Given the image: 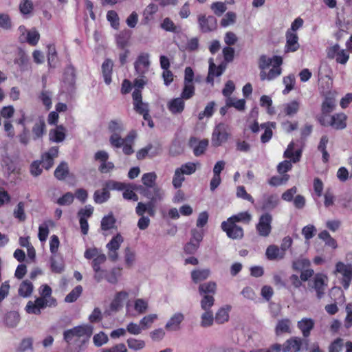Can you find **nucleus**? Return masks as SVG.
<instances>
[{
  "mask_svg": "<svg viewBox=\"0 0 352 352\" xmlns=\"http://www.w3.org/2000/svg\"><path fill=\"white\" fill-rule=\"evenodd\" d=\"M14 216L21 221H24L26 219V215L24 212V203L19 202L14 211Z\"/></svg>",
  "mask_w": 352,
  "mask_h": 352,
  "instance_id": "nucleus-64",
  "label": "nucleus"
},
{
  "mask_svg": "<svg viewBox=\"0 0 352 352\" xmlns=\"http://www.w3.org/2000/svg\"><path fill=\"white\" fill-rule=\"evenodd\" d=\"M217 290V285L214 282H208L200 284L198 292L200 296L212 295L213 296Z\"/></svg>",
  "mask_w": 352,
  "mask_h": 352,
  "instance_id": "nucleus-28",
  "label": "nucleus"
},
{
  "mask_svg": "<svg viewBox=\"0 0 352 352\" xmlns=\"http://www.w3.org/2000/svg\"><path fill=\"white\" fill-rule=\"evenodd\" d=\"M82 292V287L81 285H78L74 287L65 297V301L67 302H75Z\"/></svg>",
  "mask_w": 352,
  "mask_h": 352,
  "instance_id": "nucleus-50",
  "label": "nucleus"
},
{
  "mask_svg": "<svg viewBox=\"0 0 352 352\" xmlns=\"http://www.w3.org/2000/svg\"><path fill=\"white\" fill-rule=\"evenodd\" d=\"M229 309L224 307L220 308L215 314L214 320L217 324H223L229 319Z\"/></svg>",
  "mask_w": 352,
  "mask_h": 352,
  "instance_id": "nucleus-49",
  "label": "nucleus"
},
{
  "mask_svg": "<svg viewBox=\"0 0 352 352\" xmlns=\"http://www.w3.org/2000/svg\"><path fill=\"white\" fill-rule=\"evenodd\" d=\"M58 155V147L52 146L42 155L41 163L44 168L49 170L54 165V160Z\"/></svg>",
  "mask_w": 352,
  "mask_h": 352,
  "instance_id": "nucleus-15",
  "label": "nucleus"
},
{
  "mask_svg": "<svg viewBox=\"0 0 352 352\" xmlns=\"http://www.w3.org/2000/svg\"><path fill=\"white\" fill-rule=\"evenodd\" d=\"M226 68V65L223 64H220L218 67L213 62L212 58H210L209 60V68H208V74L206 78V82L213 85L214 83V76H220L222 75L223 72Z\"/></svg>",
  "mask_w": 352,
  "mask_h": 352,
  "instance_id": "nucleus-17",
  "label": "nucleus"
},
{
  "mask_svg": "<svg viewBox=\"0 0 352 352\" xmlns=\"http://www.w3.org/2000/svg\"><path fill=\"white\" fill-rule=\"evenodd\" d=\"M221 228L227 236L232 239H241L243 237V228L233 222L223 221Z\"/></svg>",
  "mask_w": 352,
  "mask_h": 352,
  "instance_id": "nucleus-8",
  "label": "nucleus"
},
{
  "mask_svg": "<svg viewBox=\"0 0 352 352\" xmlns=\"http://www.w3.org/2000/svg\"><path fill=\"white\" fill-rule=\"evenodd\" d=\"M273 64H274V56L272 58L267 57L265 54L260 56L258 59V67L261 70H265L270 65L273 66Z\"/></svg>",
  "mask_w": 352,
  "mask_h": 352,
  "instance_id": "nucleus-52",
  "label": "nucleus"
},
{
  "mask_svg": "<svg viewBox=\"0 0 352 352\" xmlns=\"http://www.w3.org/2000/svg\"><path fill=\"white\" fill-rule=\"evenodd\" d=\"M116 219L112 214L104 216L101 221V228L103 230H109L115 227Z\"/></svg>",
  "mask_w": 352,
  "mask_h": 352,
  "instance_id": "nucleus-48",
  "label": "nucleus"
},
{
  "mask_svg": "<svg viewBox=\"0 0 352 352\" xmlns=\"http://www.w3.org/2000/svg\"><path fill=\"white\" fill-rule=\"evenodd\" d=\"M20 320V316L16 311L8 312L5 318V322L9 327L14 328L17 326Z\"/></svg>",
  "mask_w": 352,
  "mask_h": 352,
  "instance_id": "nucleus-41",
  "label": "nucleus"
},
{
  "mask_svg": "<svg viewBox=\"0 0 352 352\" xmlns=\"http://www.w3.org/2000/svg\"><path fill=\"white\" fill-rule=\"evenodd\" d=\"M128 294L126 292H118L111 303V309L114 311L119 310L122 307V300L126 298Z\"/></svg>",
  "mask_w": 352,
  "mask_h": 352,
  "instance_id": "nucleus-37",
  "label": "nucleus"
},
{
  "mask_svg": "<svg viewBox=\"0 0 352 352\" xmlns=\"http://www.w3.org/2000/svg\"><path fill=\"white\" fill-rule=\"evenodd\" d=\"M314 320L311 318H304L297 323L298 328L301 331L305 338L309 336L311 331L314 327Z\"/></svg>",
  "mask_w": 352,
  "mask_h": 352,
  "instance_id": "nucleus-23",
  "label": "nucleus"
},
{
  "mask_svg": "<svg viewBox=\"0 0 352 352\" xmlns=\"http://www.w3.org/2000/svg\"><path fill=\"white\" fill-rule=\"evenodd\" d=\"M142 195L144 197L148 199V202L159 203L163 201L164 198V191L159 186L140 188Z\"/></svg>",
  "mask_w": 352,
  "mask_h": 352,
  "instance_id": "nucleus-6",
  "label": "nucleus"
},
{
  "mask_svg": "<svg viewBox=\"0 0 352 352\" xmlns=\"http://www.w3.org/2000/svg\"><path fill=\"white\" fill-rule=\"evenodd\" d=\"M19 10L21 14H28L33 10V3L30 0H22L19 4Z\"/></svg>",
  "mask_w": 352,
  "mask_h": 352,
  "instance_id": "nucleus-63",
  "label": "nucleus"
},
{
  "mask_svg": "<svg viewBox=\"0 0 352 352\" xmlns=\"http://www.w3.org/2000/svg\"><path fill=\"white\" fill-rule=\"evenodd\" d=\"M259 204L261 210L266 212L272 211L279 204L278 196L276 194H264Z\"/></svg>",
  "mask_w": 352,
  "mask_h": 352,
  "instance_id": "nucleus-13",
  "label": "nucleus"
},
{
  "mask_svg": "<svg viewBox=\"0 0 352 352\" xmlns=\"http://www.w3.org/2000/svg\"><path fill=\"white\" fill-rule=\"evenodd\" d=\"M336 107V99L332 95L327 96L322 104V116H324L332 112Z\"/></svg>",
  "mask_w": 352,
  "mask_h": 352,
  "instance_id": "nucleus-26",
  "label": "nucleus"
},
{
  "mask_svg": "<svg viewBox=\"0 0 352 352\" xmlns=\"http://www.w3.org/2000/svg\"><path fill=\"white\" fill-rule=\"evenodd\" d=\"M214 317L211 310L204 311L201 316V327L204 328L211 327L213 324Z\"/></svg>",
  "mask_w": 352,
  "mask_h": 352,
  "instance_id": "nucleus-39",
  "label": "nucleus"
},
{
  "mask_svg": "<svg viewBox=\"0 0 352 352\" xmlns=\"http://www.w3.org/2000/svg\"><path fill=\"white\" fill-rule=\"evenodd\" d=\"M226 103L229 107H234L239 111H244L245 108V100L244 99H236L235 98L228 97L226 100Z\"/></svg>",
  "mask_w": 352,
  "mask_h": 352,
  "instance_id": "nucleus-43",
  "label": "nucleus"
},
{
  "mask_svg": "<svg viewBox=\"0 0 352 352\" xmlns=\"http://www.w3.org/2000/svg\"><path fill=\"white\" fill-rule=\"evenodd\" d=\"M94 328L90 324L76 326L63 332L64 340L69 344L75 340V346L70 352H80L85 349L87 343L93 333Z\"/></svg>",
  "mask_w": 352,
  "mask_h": 352,
  "instance_id": "nucleus-1",
  "label": "nucleus"
},
{
  "mask_svg": "<svg viewBox=\"0 0 352 352\" xmlns=\"http://www.w3.org/2000/svg\"><path fill=\"white\" fill-rule=\"evenodd\" d=\"M156 179H157V175L155 172H151L144 173L142 176V187L143 188H145L146 187H150V186H158L156 184Z\"/></svg>",
  "mask_w": 352,
  "mask_h": 352,
  "instance_id": "nucleus-35",
  "label": "nucleus"
},
{
  "mask_svg": "<svg viewBox=\"0 0 352 352\" xmlns=\"http://www.w3.org/2000/svg\"><path fill=\"white\" fill-rule=\"evenodd\" d=\"M124 239L120 233L114 236L107 244L106 248L108 250L109 258L113 262L118 259V250H119Z\"/></svg>",
  "mask_w": 352,
  "mask_h": 352,
  "instance_id": "nucleus-11",
  "label": "nucleus"
},
{
  "mask_svg": "<svg viewBox=\"0 0 352 352\" xmlns=\"http://www.w3.org/2000/svg\"><path fill=\"white\" fill-rule=\"evenodd\" d=\"M34 139L36 140L43 136L45 131V122L43 118H39L34 123L32 127Z\"/></svg>",
  "mask_w": 352,
  "mask_h": 352,
  "instance_id": "nucleus-31",
  "label": "nucleus"
},
{
  "mask_svg": "<svg viewBox=\"0 0 352 352\" xmlns=\"http://www.w3.org/2000/svg\"><path fill=\"white\" fill-rule=\"evenodd\" d=\"M185 177L184 174L180 171V170L176 168L175 170L174 176L173 178V185L175 188L177 189L180 188L182 185V182L184 181Z\"/></svg>",
  "mask_w": 352,
  "mask_h": 352,
  "instance_id": "nucleus-58",
  "label": "nucleus"
},
{
  "mask_svg": "<svg viewBox=\"0 0 352 352\" xmlns=\"http://www.w3.org/2000/svg\"><path fill=\"white\" fill-rule=\"evenodd\" d=\"M108 129L112 134H120L124 131L123 124L120 120H111Z\"/></svg>",
  "mask_w": 352,
  "mask_h": 352,
  "instance_id": "nucleus-53",
  "label": "nucleus"
},
{
  "mask_svg": "<svg viewBox=\"0 0 352 352\" xmlns=\"http://www.w3.org/2000/svg\"><path fill=\"white\" fill-rule=\"evenodd\" d=\"M283 64V58L279 56H274V64L272 68L267 72L268 80H272L278 77L282 73L280 65Z\"/></svg>",
  "mask_w": 352,
  "mask_h": 352,
  "instance_id": "nucleus-24",
  "label": "nucleus"
},
{
  "mask_svg": "<svg viewBox=\"0 0 352 352\" xmlns=\"http://www.w3.org/2000/svg\"><path fill=\"white\" fill-rule=\"evenodd\" d=\"M300 47L298 43V36L296 33L290 30L286 32V44L285 46V52H294Z\"/></svg>",
  "mask_w": 352,
  "mask_h": 352,
  "instance_id": "nucleus-16",
  "label": "nucleus"
},
{
  "mask_svg": "<svg viewBox=\"0 0 352 352\" xmlns=\"http://www.w3.org/2000/svg\"><path fill=\"white\" fill-rule=\"evenodd\" d=\"M336 272L342 275V285L345 289H348L352 279V265L339 261L336 265Z\"/></svg>",
  "mask_w": 352,
  "mask_h": 352,
  "instance_id": "nucleus-9",
  "label": "nucleus"
},
{
  "mask_svg": "<svg viewBox=\"0 0 352 352\" xmlns=\"http://www.w3.org/2000/svg\"><path fill=\"white\" fill-rule=\"evenodd\" d=\"M184 320V315L177 312L173 314L165 325V329L169 331H177L181 329V324Z\"/></svg>",
  "mask_w": 352,
  "mask_h": 352,
  "instance_id": "nucleus-18",
  "label": "nucleus"
},
{
  "mask_svg": "<svg viewBox=\"0 0 352 352\" xmlns=\"http://www.w3.org/2000/svg\"><path fill=\"white\" fill-rule=\"evenodd\" d=\"M215 106L214 102L212 101L208 103L204 110L199 113V120L204 119V117L210 118L214 113V107Z\"/></svg>",
  "mask_w": 352,
  "mask_h": 352,
  "instance_id": "nucleus-57",
  "label": "nucleus"
},
{
  "mask_svg": "<svg viewBox=\"0 0 352 352\" xmlns=\"http://www.w3.org/2000/svg\"><path fill=\"white\" fill-rule=\"evenodd\" d=\"M1 165L4 173L9 177L17 172V166L12 159L6 153L2 156Z\"/></svg>",
  "mask_w": 352,
  "mask_h": 352,
  "instance_id": "nucleus-21",
  "label": "nucleus"
},
{
  "mask_svg": "<svg viewBox=\"0 0 352 352\" xmlns=\"http://www.w3.org/2000/svg\"><path fill=\"white\" fill-rule=\"evenodd\" d=\"M302 345V340L298 337H293L288 339L281 347L283 352H298Z\"/></svg>",
  "mask_w": 352,
  "mask_h": 352,
  "instance_id": "nucleus-22",
  "label": "nucleus"
},
{
  "mask_svg": "<svg viewBox=\"0 0 352 352\" xmlns=\"http://www.w3.org/2000/svg\"><path fill=\"white\" fill-rule=\"evenodd\" d=\"M292 321L289 318H282L277 321L274 331L277 336L285 333H292Z\"/></svg>",
  "mask_w": 352,
  "mask_h": 352,
  "instance_id": "nucleus-19",
  "label": "nucleus"
},
{
  "mask_svg": "<svg viewBox=\"0 0 352 352\" xmlns=\"http://www.w3.org/2000/svg\"><path fill=\"white\" fill-rule=\"evenodd\" d=\"M33 288V285L30 281L28 280H23L19 286V294L23 297H28L32 294Z\"/></svg>",
  "mask_w": 352,
  "mask_h": 352,
  "instance_id": "nucleus-40",
  "label": "nucleus"
},
{
  "mask_svg": "<svg viewBox=\"0 0 352 352\" xmlns=\"http://www.w3.org/2000/svg\"><path fill=\"white\" fill-rule=\"evenodd\" d=\"M74 199V195L72 192H68L60 197L57 200L56 203L60 206H69L73 203Z\"/></svg>",
  "mask_w": 352,
  "mask_h": 352,
  "instance_id": "nucleus-61",
  "label": "nucleus"
},
{
  "mask_svg": "<svg viewBox=\"0 0 352 352\" xmlns=\"http://www.w3.org/2000/svg\"><path fill=\"white\" fill-rule=\"evenodd\" d=\"M50 261V268L52 272L60 274L64 271V262L61 258H58L56 254H52Z\"/></svg>",
  "mask_w": 352,
  "mask_h": 352,
  "instance_id": "nucleus-27",
  "label": "nucleus"
},
{
  "mask_svg": "<svg viewBox=\"0 0 352 352\" xmlns=\"http://www.w3.org/2000/svg\"><path fill=\"white\" fill-rule=\"evenodd\" d=\"M266 256L270 260L282 259L285 256V252L276 245H271L266 250Z\"/></svg>",
  "mask_w": 352,
  "mask_h": 352,
  "instance_id": "nucleus-30",
  "label": "nucleus"
},
{
  "mask_svg": "<svg viewBox=\"0 0 352 352\" xmlns=\"http://www.w3.org/2000/svg\"><path fill=\"white\" fill-rule=\"evenodd\" d=\"M210 274L209 269L196 270L191 272V278L194 283H197L207 279Z\"/></svg>",
  "mask_w": 352,
  "mask_h": 352,
  "instance_id": "nucleus-33",
  "label": "nucleus"
},
{
  "mask_svg": "<svg viewBox=\"0 0 352 352\" xmlns=\"http://www.w3.org/2000/svg\"><path fill=\"white\" fill-rule=\"evenodd\" d=\"M251 219L252 215L248 212H243L229 217L227 221L229 222H233L235 224L236 222H244L248 223Z\"/></svg>",
  "mask_w": 352,
  "mask_h": 352,
  "instance_id": "nucleus-44",
  "label": "nucleus"
},
{
  "mask_svg": "<svg viewBox=\"0 0 352 352\" xmlns=\"http://www.w3.org/2000/svg\"><path fill=\"white\" fill-rule=\"evenodd\" d=\"M107 19L110 22L111 25L115 28L118 29L119 27V17L117 12L114 10H109L107 14Z\"/></svg>",
  "mask_w": 352,
  "mask_h": 352,
  "instance_id": "nucleus-59",
  "label": "nucleus"
},
{
  "mask_svg": "<svg viewBox=\"0 0 352 352\" xmlns=\"http://www.w3.org/2000/svg\"><path fill=\"white\" fill-rule=\"evenodd\" d=\"M128 347L133 351H140L146 346V343L143 340L129 338L126 340Z\"/></svg>",
  "mask_w": 352,
  "mask_h": 352,
  "instance_id": "nucleus-45",
  "label": "nucleus"
},
{
  "mask_svg": "<svg viewBox=\"0 0 352 352\" xmlns=\"http://www.w3.org/2000/svg\"><path fill=\"white\" fill-rule=\"evenodd\" d=\"M228 130V126L224 123H219L214 127L211 138L213 146H219L227 141L229 136Z\"/></svg>",
  "mask_w": 352,
  "mask_h": 352,
  "instance_id": "nucleus-3",
  "label": "nucleus"
},
{
  "mask_svg": "<svg viewBox=\"0 0 352 352\" xmlns=\"http://www.w3.org/2000/svg\"><path fill=\"white\" fill-rule=\"evenodd\" d=\"M57 305V301L54 298L45 299L44 298H37L34 302L28 301L25 306V311L28 314L40 315L41 310L46 307H55Z\"/></svg>",
  "mask_w": 352,
  "mask_h": 352,
  "instance_id": "nucleus-2",
  "label": "nucleus"
},
{
  "mask_svg": "<svg viewBox=\"0 0 352 352\" xmlns=\"http://www.w3.org/2000/svg\"><path fill=\"white\" fill-rule=\"evenodd\" d=\"M276 124L274 122H266L261 124V128L264 129L265 131L261 137V140L263 143H266L270 141L272 137V128H275Z\"/></svg>",
  "mask_w": 352,
  "mask_h": 352,
  "instance_id": "nucleus-32",
  "label": "nucleus"
},
{
  "mask_svg": "<svg viewBox=\"0 0 352 352\" xmlns=\"http://www.w3.org/2000/svg\"><path fill=\"white\" fill-rule=\"evenodd\" d=\"M198 23L199 29L203 33L214 31L217 27V19L213 16H206L204 14L199 15Z\"/></svg>",
  "mask_w": 352,
  "mask_h": 352,
  "instance_id": "nucleus-12",
  "label": "nucleus"
},
{
  "mask_svg": "<svg viewBox=\"0 0 352 352\" xmlns=\"http://www.w3.org/2000/svg\"><path fill=\"white\" fill-rule=\"evenodd\" d=\"M148 53H140L134 63V67L138 77H144L148 72L151 62Z\"/></svg>",
  "mask_w": 352,
  "mask_h": 352,
  "instance_id": "nucleus-10",
  "label": "nucleus"
},
{
  "mask_svg": "<svg viewBox=\"0 0 352 352\" xmlns=\"http://www.w3.org/2000/svg\"><path fill=\"white\" fill-rule=\"evenodd\" d=\"M283 82L285 86V88L283 91V94L286 95L294 88V85L296 82V78L294 74H291L287 76H285L283 79Z\"/></svg>",
  "mask_w": 352,
  "mask_h": 352,
  "instance_id": "nucleus-46",
  "label": "nucleus"
},
{
  "mask_svg": "<svg viewBox=\"0 0 352 352\" xmlns=\"http://www.w3.org/2000/svg\"><path fill=\"white\" fill-rule=\"evenodd\" d=\"M40 38V34L38 32L33 28L31 30L28 31L26 41L31 45L35 46Z\"/></svg>",
  "mask_w": 352,
  "mask_h": 352,
  "instance_id": "nucleus-54",
  "label": "nucleus"
},
{
  "mask_svg": "<svg viewBox=\"0 0 352 352\" xmlns=\"http://www.w3.org/2000/svg\"><path fill=\"white\" fill-rule=\"evenodd\" d=\"M284 113L287 116H294L296 115L300 109V102L297 100H293L290 102L286 103L283 105Z\"/></svg>",
  "mask_w": 352,
  "mask_h": 352,
  "instance_id": "nucleus-36",
  "label": "nucleus"
},
{
  "mask_svg": "<svg viewBox=\"0 0 352 352\" xmlns=\"http://www.w3.org/2000/svg\"><path fill=\"white\" fill-rule=\"evenodd\" d=\"M113 65V62L110 59H106L102 65V75L107 85H109L111 82Z\"/></svg>",
  "mask_w": 352,
  "mask_h": 352,
  "instance_id": "nucleus-29",
  "label": "nucleus"
},
{
  "mask_svg": "<svg viewBox=\"0 0 352 352\" xmlns=\"http://www.w3.org/2000/svg\"><path fill=\"white\" fill-rule=\"evenodd\" d=\"M311 265V262L309 259L300 257L292 262V269L296 272H301Z\"/></svg>",
  "mask_w": 352,
  "mask_h": 352,
  "instance_id": "nucleus-38",
  "label": "nucleus"
},
{
  "mask_svg": "<svg viewBox=\"0 0 352 352\" xmlns=\"http://www.w3.org/2000/svg\"><path fill=\"white\" fill-rule=\"evenodd\" d=\"M346 116L344 113H336L332 116L329 120H327L324 116H320L318 118V121L321 125L324 126H331L337 130H341L346 128Z\"/></svg>",
  "mask_w": 352,
  "mask_h": 352,
  "instance_id": "nucleus-5",
  "label": "nucleus"
},
{
  "mask_svg": "<svg viewBox=\"0 0 352 352\" xmlns=\"http://www.w3.org/2000/svg\"><path fill=\"white\" fill-rule=\"evenodd\" d=\"M272 215L269 212H265L261 214L258 219V222L256 225V230L258 234L263 237H267L272 232Z\"/></svg>",
  "mask_w": 352,
  "mask_h": 352,
  "instance_id": "nucleus-4",
  "label": "nucleus"
},
{
  "mask_svg": "<svg viewBox=\"0 0 352 352\" xmlns=\"http://www.w3.org/2000/svg\"><path fill=\"white\" fill-rule=\"evenodd\" d=\"M110 197L109 191L107 188H102V190H97L94 194V200L96 204H102L106 202Z\"/></svg>",
  "mask_w": 352,
  "mask_h": 352,
  "instance_id": "nucleus-42",
  "label": "nucleus"
},
{
  "mask_svg": "<svg viewBox=\"0 0 352 352\" xmlns=\"http://www.w3.org/2000/svg\"><path fill=\"white\" fill-rule=\"evenodd\" d=\"M195 94V87L193 84H184L183 90L181 94V98L184 100L191 98Z\"/></svg>",
  "mask_w": 352,
  "mask_h": 352,
  "instance_id": "nucleus-55",
  "label": "nucleus"
},
{
  "mask_svg": "<svg viewBox=\"0 0 352 352\" xmlns=\"http://www.w3.org/2000/svg\"><path fill=\"white\" fill-rule=\"evenodd\" d=\"M33 340L31 338H24L21 340L16 351L17 352H24L27 350H32Z\"/></svg>",
  "mask_w": 352,
  "mask_h": 352,
  "instance_id": "nucleus-60",
  "label": "nucleus"
},
{
  "mask_svg": "<svg viewBox=\"0 0 352 352\" xmlns=\"http://www.w3.org/2000/svg\"><path fill=\"white\" fill-rule=\"evenodd\" d=\"M130 36L131 35L129 30H125L120 32L116 36V43L118 46L121 49L124 48L128 43Z\"/></svg>",
  "mask_w": 352,
  "mask_h": 352,
  "instance_id": "nucleus-47",
  "label": "nucleus"
},
{
  "mask_svg": "<svg viewBox=\"0 0 352 352\" xmlns=\"http://www.w3.org/2000/svg\"><path fill=\"white\" fill-rule=\"evenodd\" d=\"M202 298L200 301L201 308L204 311L210 310L214 304V298L212 295L201 296Z\"/></svg>",
  "mask_w": 352,
  "mask_h": 352,
  "instance_id": "nucleus-51",
  "label": "nucleus"
},
{
  "mask_svg": "<svg viewBox=\"0 0 352 352\" xmlns=\"http://www.w3.org/2000/svg\"><path fill=\"white\" fill-rule=\"evenodd\" d=\"M109 340L107 335L103 331L96 334L93 338V342L96 346H101Z\"/></svg>",
  "mask_w": 352,
  "mask_h": 352,
  "instance_id": "nucleus-62",
  "label": "nucleus"
},
{
  "mask_svg": "<svg viewBox=\"0 0 352 352\" xmlns=\"http://www.w3.org/2000/svg\"><path fill=\"white\" fill-rule=\"evenodd\" d=\"M49 139L54 142H61L65 139V129L63 125L57 126L55 129L50 130Z\"/></svg>",
  "mask_w": 352,
  "mask_h": 352,
  "instance_id": "nucleus-25",
  "label": "nucleus"
},
{
  "mask_svg": "<svg viewBox=\"0 0 352 352\" xmlns=\"http://www.w3.org/2000/svg\"><path fill=\"white\" fill-rule=\"evenodd\" d=\"M185 107L184 100L181 97L170 100L167 102V108L174 115L180 114Z\"/></svg>",
  "mask_w": 352,
  "mask_h": 352,
  "instance_id": "nucleus-20",
  "label": "nucleus"
},
{
  "mask_svg": "<svg viewBox=\"0 0 352 352\" xmlns=\"http://www.w3.org/2000/svg\"><path fill=\"white\" fill-rule=\"evenodd\" d=\"M63 82L66 91L72 94L75 89L76 69L71 65L65 68Z\"/></svg>",
  "mask_w": 352,
  "mask_h": 352,
  "instance_id": "nucleus-14",
  "label": "nucleus"
},
{
  "mask_svg": "<svg viewBox=\"0 0 352 352\" xmlns=\"http://www.w3.org/2000/svg\"><path fill=\"white\" fill-rule=\"evenodd\" d=\"M69 174L68 164L65 162H62L54 170V177L58 180H64Z\"/></svg>",
  "mask_w": 352,
  "mask_h": 352,
  "instance_id": "nucleus-34",
  "label": "nucleus"
},
{
  "mask_svg": "<svg viewBox=\"0 0 352 352\" xmlns=\"http://www.w3.org/2000/svg\"><path fill=\"white\" fill-rule=\"evenodd\" d=\"M327 276L324 274L318 273L316 274L309 286L311 287L316 292L318 299L320 300L324 294L326 287L327 285Z\"/></svg>",
  "mask_w": 352,
  "mask_h": 352,
  "instance_id": "nucleus-7",
  "label": "nucleus"
},
{
  "mask_svg": "<svg viewBox=\"0 0 352 352\" xmlns=\"http://www.w3.org/2000/svg\"><path fill=\"white\" fill-rule=\"evenodd\" d=\"M157 318V314H149L142 318L140 324L143 330H144L148 329Z\"/></svg>",
  "mask_w": 352,
  "mask_h": 352,
  "instance_id": "nucleus-56",
  "label": "nucleus"
}]
</instances>
